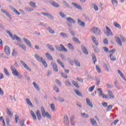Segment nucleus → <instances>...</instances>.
Masks as SVG:
<instances>
[{"instance_id":"423d86ee","label":"nucleus","mask_w":126,"mask_h":126,"mask_svg":"<svg viewBox=\"0 0 126 126\" xmlns=\"http://www.w3.org/2000/svg\"><path fill=\"white\" fill-rule=\"evenodd\" d=\"M41 14H42V15H44V16H47V17H48V18H49V19H51V20H54V17H53V15H52L50 13L42 12Z\"/></svg>"},{"instance_id":"6ab92c4d","label":"nucleus","mask_w":126,"mask_h":126,"mask_svg":"<svg viewBox=\"0 0 126 126\" xmlns=\"http://www.w3.org/2000/svg\"><path fill=\"white\" fill-rule=\"evenodd\" d=\"M78 24L82 27H85V23L79 19H78Z\"/></svg>"},{"instance_id":"393cba45","label":"nucleus","mask_w":126,"mask_h":126,"mask_svg":"<svg viewBox=\"0 0 126 126\" xmlns=\"http://www.w3.org/2000/svg\"><path fill=\"white\" fill-rule=\"evenodd\" d=\"M34 58L36 61H38V62H41L42 59H43V58L40 57L39 55H38V54L34 55Z\"/></svg>"},{"instance_id":"a211bd4d","label":"nucleus","mask_w":126,"mask_h":126,"mask_svg":"<svg viewBox=\"0 0 126 126\" xmlns=\"http://www.w3.org/2000/svg\"><path fill=\"white\" fill-rule=\"evenodd\" d=\"M10 8L12 11L17 14V15H20V12H18V11H17V10H16L14 7H12V6H10Z\"/></svg>"},{"instance_id":"f03ea898","label":"nucleus","mask_w":126,"mask_h":126,"mask_svg":"<svg viewBox=\"0 0 126 126\" xmlns=\"http://www.w3.org/2000/svg\"><path fill=\"white\" fill-rule=\"evenodd\" d=\"M60 46L58 45L55 46V49L57 50V51H59V52H64V53H66V52H67V50L66 48H65V47H64L63 45L61 44Z\"/></svg>"},{"instance_id":"5fc2aeb1","label":"nucleus","mask_w":126,"mask_h":126,"mask_svg":"<svg viewBox=\"0 0 126 126\" xmlns=\"http://www.w3.org/2000/svg\"><path fill=\"white\" fill-rule=\"evenodd\" d=\"M4 72L5 74L6 75V76H9V73L8 72V71H7V69L4 68H3Z\"/></svg>"},{"instance_id":"1a4fd4ad","label":"nucleus","mask_w":126,"mask_h":126,"mask_svg":"<svg viewBox=\"0 0 126 126\" xmlns=\"http://www.w3.org/2000/svg\"><path fill=\"white\" fill-rule=\"evenodd\" d=\"M20 63L21 64H22L23 66H24V68H26L27 70H29V71H31V69L26 64L25 62H24L23 61H21Z\"/></svg>"},{"instance_id":"0e129e2a","label":"nucleus","mask_w":126,"mask_h":126,"mask_svg":"<svg viewBox=\"0 0 126 126\" xmlns=\"http://www.w3.org/2000/svg\"><path fill=\"white\" fill-rule=\"evenodd\" d=\"M81 115L82 117H83V118H89V116H88V115H87V114L85 113H81Z\"/></svg>"},{"instance_id":"f257e3e1","label":"nucleus","mask_w":126,"mask_h":126,"mask_svg":"<svg viewBox=\"0 0 126 126\" xmlns=\"http://www.w3.org/2000/svg\"><path fill=\"white\" fill-rule=\"evenodd\" d=\"M41 111L42 115V117L43 118H47V119H49V120H51L52 119V116L50 115V114H49V112H45V108L43 106L41 107Z\"/></svg>"},{"instance_id":"774afa93","label":"nucleus","mask_w":126,"mask_h":126,"mask_svg":"<svg viewBox=\"0 0 126 126\" xmlns=\"http://www.w3.org/2000/svg\"><path fill=\"white\" fill-rule=\"evenodd\" d=\"M24 120H22V121H21L20 122V125L21 126H26V125H24Z\"/></svg>"},{"instance_id":"c9c22d12","label":"nucleus","mask_w":126,"mask_h":126,"mask_svg":"<svg viewBox=\"0 0 126 126\" xmlns=\"http://www.w3.org/2000/svg\"><path fill=\"white\" fill-rule=\"evenodd\" d=\"M36 114L38 120H39V121H41V119H42V118L41 117V114H40V111L39 110H37Z\"/></svg>"},{"instance_id":"aec40b11","label":"nucleus","mask_w":126,"mask_h":126,"mask_svg":"<svg viewBox=\"0 0 126 126\" xmlns=\"http://www.w3.org/2000/svg\"><path fill=\"white\" fill-rule=\"evenodd\" d=\"M73 90L74 93H75V94H76L77 96H79V97H83L82 94H81V93H80L79 91H78V90L74 89Z\"/></svg>"},{"instance_id":"ddd939ff","label":"nucleus","mask_w":126,"mask_h":126,"mask_svg":"<svg viewBox=\"0 0 126 126\" xmlns=\"http://www.w3.org/2000/svg\"><path fill=\"white\" fill-rule=\"evenodd\" d=\"M50 4H51L52 6H54V7H60V5L58 3L54 1H49Z\"/></svg>"},{"instance_id":"f8f14e48","label":"nucleus","mask_w":126,"mask_h":126,"mask_svg":"<svg viewBox=\"0 0 126 126\" xmlns=\"http://www.w3.org/2000/svg\"><path fill=\"white\" fill-rule=\"evenodd\" d=\"M115 38L116 39V42L117 43V44H118L119 46H121V47H122V46H123V43H122V40H121V38H120L119 36H115Z\"/></svg>"},{"instance_id":"a878e982","label":"nucleus","mask_w":126,"mask_h":126,"mask_svg":"<svg viewBox=\"0 0 126 126\" xmlns=\"http://www.w3.org/2000/svg\"><path fill=\"white\" fill-rule=\"evenodd\" d=\"M86 103L88 106H89L91 108H93V104H92V103L90 102V100L88 98L86 99Z\"/></svg>"},{"instance_id":"13d9d810","label":"nucleus","mask_w":126,"mask_h":126,"mask_svg":"<svg viewBox=\"0 0 126 126\" xmlns=\"http://www.w3.org/2000/svg\"><path fill=\"white\" fill-rule=\"evenodd\" d=\"M120 38L123 42V43H125L126 42V38L125 36L123 35H120Z\"/></svg>"},{"instance_id":"2f4dec72","label":"nucleus","mask_w":126,"mask_h":126,"mask_svg":"<svg viewBox=\"0 0 126 126\" xmlns=\"http://www.w3.org/2000/svg\"><path fill=\"white\" fill-rule=\"evenodd\" d=\"M46 29L47 31H48L49 33H51V34H55V31L53 30L52 28H50V27H46Z\"/></svg>"},{"instance_id":"4d7b16f0","label":"nucleus","mask_w":126,"mask_h":126,"mask_svg":"<svg viewBox=\"0 0 126 126\" xmlns=\"http://www.w3.org/2000/svg\"><path fill=\"white\" fill-rule=\"evenodd\" d=\"M25 9L26 11H29L30 12L31 11H33V8L30 7H26Z\"/></svg>"},{"instance_id":"a19ab883","label":"nucleus","mask_w":126,"mask_h":126,"mask_svg":"<svg viewBox=\"0 0 126 126\" xmlns=\"http://www.w3.org/2000/svg\"><path fill=\"white\" fill-rule=\"evenodd\" d=\"M31 114L32 115V117L33 118V120H37V118L36 117V115H35V113H34V112L33 111H31Z\"/></svg>"},{"instance_id":"bb28decb","label":"nucleus","mask_w":126,"mask_h":126,"mask_svg":"<svg viewBox=\"0 0 126 126\" xmlns=\"http://www.w3.org/2000/svg\"><path fill=\"white\" fill-rule=\"evenodd\" d=\"M110 59L112 62H115L117 59L116 58V56L115 55H113V54H111L109 55Z\"/></svg>"},{"instance_id":"864d4df0","label":"nucleus","mask_w":126,"mask_h":126,"mask_svg":"<svg viewBox=\"0 0 126 126\" xmlns=\"http://www.w3.org/2000/svg\"><path fill=\"white\" fill-rule=\"evenodd\" d=\"M57 100H58V101H59V102H64V99L60 96H59L57 98Z\"/></svg>"},{"instance_id":"a18cd8bd","label":"nucleus","mask_w":126,"mask_h":126,"mask_svg":"<svg viewBox=\"0 0 126 126\" xmlns=\"http://www.w3.org/2000/svg\"><path fill=\"white\" fill-rule=\"evenodd\" d=\"M73 120H74V116H71L70 120V124L72 126H74V122L73 121Z\"/></svg>"},{"instance_id":"69168bd1","label":"nucleus","mask_w":126,"mask_h":126,"mask_svg":"<svg viewBox=\"0 0 126 126\" xmlns=\"http://www.w3.org/2000/svg\"><path fill=\"white\" fill-rule=\"evenodd\" d=\"M95 68L97 72H98V73H101V69H100V68L99 67V66H98L97 65H96Z\"/></svg>"},{"instance_id":"e2e57ef3","label":"nucleus","mask_w":126,"mask_h":126,"mask_svg":"<svg viewBox=\"0 0 126 126\" xmlns=\"http://www.w3.org/2000/svg\"><path fill=\"white\" fill-rule=\"evenodd\" d=\"M112 3L114 5V6H117L118 5V1L112 0Z\"/></svg>"},{"instance_id":"c756f323","label":"nucleus","mask_w":126,"mask_h":126,"mask_svg":"<svg viewBox=\"0 0 126 126\" xmlns=\"http://www.w3.org/2000/svg\"><path fill=\"white\" fill-rule=\"evenodd\" d=\"M67 21H68V22H70L71 23H75V20H74L73 19L71 18V17L66 18Z\"/></svg>"},{"instance_id":"bf43d9fd","label":"nucleus","mask_w":126,"mask_h":126,"mask_svg":"<svg viewBox=\"0 0 126 126\" xmlns=\"http://www.w3.org/2000/svg\"><path fill=\"white\" fill-rule=\"evenodd\" d=\"M74 62L76 64V65H77V66L80 67V63H79L78 60L75 59Z\"/></svg>"},{"instance_id":"79ce46f5","label":"nucleus","mask_w":126,"mask_h":126,"mask_svg":"<svg viewBox=\"0 0 126 126\" xmlns=\"http://www.w3.org/2000/svg\"><path fill=\"white\" fill-rule=\"evenodd\" d=\"M72 40L74 42H75V43H78V44H80V42L79 40L78 39V38H77L75 37H73Z\"/></svg>"},{"instance_id":"7c9ffc66","label":"nucleus","mask_w":126,"mask_h":126,"mask_svg":"<svg viewBox=\"0 0 126 126\" xmlns=\"http://www.w3.org/2000/svg\"><path fill=\"white\" fill-rule=\"evenodd\" d=\"M46 46L47 48L51 51V52H54V51H55V48H53V45L48 44Z\"/></svg>"},{"instance_id":"09e8293b","label":"nucleus","mask_w":126,"mask_h":126,"mask_svg":"<svg viewBox=\"0 0 126 126\" xmlns=\"http://www.w3.org/2000/svg\"><path fill=\"white\" fill-rule=\"evenodd\" d=\"M30 5H31V6H32V7H33L35 8L36 7V3L33 2V1H31L29 3Z\"/></svg>"},{"instance_id":"58836bf2","label":"nucleus","mask_w":126,"mask_h":126,"mask_svg":"<svg viewBox=\"0 0 126 126\" xmlns=\"http://www.w3.org/2000/svg\"><path fill=\"white\" fill-rule=\"evenodd\" d=\"M6 113L10 118L12 117V113H11V111H10V110L7 108L6 109Z\"/></svg>"},{"instance_id":"680f3d73","label":"nucleus","mask_w":126,"mask_h":126,"mask_svg":"<svg viewBox=\"0 0 126 126\" xmlns=\"http://www.w3.org/2000/svg\"><path fill=\"white\" fill-rule=\"evenodd\" d=\"M53 90H54L56 92V93H59V92H60V90L59 89V88H58L56 86L54 87Z\"/></svg>"},{"instance_id":"338daca9","label":"nucleus","mask_w":126,"mask_h":126,"mask_svg":"<svg viewBox=\"0 0 126 126\" xmlns=\"http://www.w3.org/2000/svg\"><path fill=\"white\" fill-rule=\"evenodd\" d=\"M118 83H119L117 81V80H115L114 81V86L117 88L118 89H120V88L119 87V86H118Z\"/></svg>"},{"instance_id":"b1692460","label":"nucleus","mask_w":126,"mask_h":126,"mask_svg":"<svg viewBox=\"0 0 126 126\" xmlns=\"http://www.w3.org/2000/svg\"><path fill=\"white\" fill-rule=\"evenodd\" d=\"M41 62L42 63L44 67L45 68L48 67V64L47 63V62H46V61L45 60V59L41 58Z\"/></svg>"},{"instance_id":"c03bdc74","label":"nucleus","mask_w":126,"mask_h":126,"mask_svg":"<svg viewBox=\"0 0 126 126\" xmlns=\"http://www.w3.org/2000/svg\"><path fill=\"white\" fill-rule=\"evenodd\" d=\"M92 7H93V8H94L95 11H97V10L98 9V6H97V5L94 3L92 4Z\"/></svg>"},{"instance_id":"dca6fc26","label":"nucleus","mask_w":126,"mask_h":126,"mask_svg":"<svg viewBox=\"0 0 126 126\" xmlns=\"http://www.w3.org/2000/svg\"><path fill=\"white\" fill-rule=\"evenodd\" d=\"M90 123L93 126H98V125H97V122L93 118L90 119Z\"/></svg>"},{"instance_id":"f704fd0d","label":"nucleus","mask_w":126,"mask_h":126,"mask_svg":"<svg viewBox=\"0 0 126 126\" xmlns=\"http://www.w3.org/2000/svg\"><path fill=\"white\" fill-rule=\"evenodd\" d=\"M32 85H33L34 88L37 90V91H40V88H39V86H38V85L36 84L34 82L32 83Z\"/></svg>"},{"instance_id":"412c9836","label":"nucleus","mask_w":126,"mask_h":126,"mask_svg":"<svg viewBox=\"0 0 126 126\" xmlns=\"http://www.w3.org/2000/svg\"><path fill=\"white\" fill-rule=\"evenodd\" d=\"M92 57L93 63H94V64H95L96 62H97V59L96 58V56H95V54H94V53H93L92 54Z\"/></svg>"},{"instance_id":"4468645a","label":"nucleus","mask_w":126,"mask_h":126,"mask_svg":"<svg viewBox=\"0 0 126 126\" xmlns=\"http://www.w3.org/2000/svg\"><path fill=\"white\" fill-rule=\"evenodd\" d=\"M23 40L28 47H30V48H31L32 47V45H31V42H30V41H29L27 38H24Z\"/></svg>"},{"instance_id":"e433bc0d","label":"nucleus","mask_w":126,"mask_h":126,"mask_svg":"<svg viewBox=\"0 0 126 126\" xmlns=\"http://www.w3.org/2000/svg\"><path fill=\"white\" fill-rule=\"evenodd\" d=\"M60 36H61V37H63V38H67V37H68V34L64 32H61L60 33Z\"/></svg>"},{"instance_id":"9b49d317","label":"nucleus","mask_w":126,"mask_h":126,"mask_svg":"<svg viewBox=\"0 0 126 126\" xmlns=\"http://www.w3.org/2000/svg\"><path fill=\"white\" fill-rule=\"evenodd\" d=\"M1 11L2 13H4L6 15L7 17H8L10 20L12 19V17H11L10 14H9L7 11L4 10L3 9H1Z\"/></svg>"},{"instance_id":"0eeeda50","label":"nucleus","mask_w":126,"mask_h":126,"mask_svg":"<svg viewBox=\"0 0 126 126\" xmlns=\"http://www.w3.org/2000/svg\"><path fill=\"white\" fill-rule=\"evenodd\" d=\"M51 65L53 68V70L56 72H58L59 71V69H58V65L55 63L52 62L51 63Z\"/></svg>"},{"instance_id":"39448f33","label":"nucleus","mask_w":126,"mask_h":126,"mask_svg":"<svg viewBox=\"0 0 126 126\" xmlns=\"http://www.w3.org/2000/svg\"><path fill=\"white\" fill-rule=\"evenodd\" d=\"M4 51L6 56H9L10 55V48H9L8 46H5L4 47Z\"/></svg>"},{"instance_id":"8fccbe9b","label":"nucleus","mask_w":126,"mask_h":126,"mask_svg":"<svg viewBox=\"0 0 126 126\" xmlns=\"http://www.w3.org/2000/svg\"><path fill=\"white\" fill-rule=\"evenodd\" d=\"M18 120H19V116L17 114L15 115V121L16 124H18Z\"/></svg>"},{"instance_id":"473e14b6","label":"nucleus","mask_w":126,"mask_h":126,"mask_svg":"<svg viewBox=\"0 0 126 126\" xmlns=\"http://www.w3.org/2000/svg\"><path fill=\"white\" fill-rule=\"evenodd\" d=\"M6 33H7V34H8V35H9V36L12 39V40H14L13 35L12 34V33H11L10 32H9V31L6 30Z\"/></svg>"},{"instance_id":"20e7f679","label":"nucleus","mask_w":126,"mask_h":126,"mask_svg":"<svg viewBox=\"0 0 126 126\" xmlns=\"http://www.w3.org/2000/svg\"><path fill=\"white\" fill-rule=\"evenodd\" d=\"M10 68L13 75H14V76H17V75H18V72L15 67H14L13 66H11Z\"/></svg>"},{"instance_id":"052dcab7","label":"nucleus","mask_w":126,"mask_h":126,"mask_svg":"<svg viewBox=\"0 0 126 126\" xmlns=\"http://www.w3.org/2000/svg\"><path fill=\"white\" fill-rule=\"evenodd\" d=\"M112 109H113V106H112V105H110L106 108V111L107 112H109V111H111Z\"/></svg>"},{"instance_id":"f3484780","label":"nucleus","mask_w":126,"mask_h":126,"mask_svg":"<svg viewBox=\"0 0 126 126\" xmlns=\"http://www.w3.org/2000/svg\"><path fill=\"white\" fill-rule=\"evenodd\" d=\"M72 4L76 8H77V9H79L80 10H82V7H81L80 5L76 3L72 2Z\"/></svg>"},{"instance_id":"72a5a7b5","label":"nucleus","mask_w":126,"mask_h":126,"mask_svg":"<svg viewBox=\"0 0 126 126\" xmlns=\"http://www.w3.org/2000/svg\"><path fill=\"white\" fill-rule=\"evenodd\" d=\"M26 100L29 106H30L32 108L34 107V106H33V104H32V102H31V101H30V99H29V98H26Z\"/></svg>"},{"instance_id":"3c124183","label":"nucleus","mask_w":126,"mask_h":126,"mask_svg":"<svg viewBox=\"0 0 126 126\" xmlns=\"http://www.w3.org/2000/svg\"><path fill=\"white\" fill-rule=\"evenodd\" d=\"M65 84L66 86H67L68 87H69V86H71V83H70V82H69V81L68 80L65 81Z\"/></svg>"},{"instance_id":"7ed1b4c3","label":"nucleus","mask_w":126,"mask_h":126,"mask_svg":"<svg viewBox=\"0 0 126 126\" xmlns=\"http://www.w3.org/2000/svg\"><path fill=\"white\" fill-rule=\"evenodd\" d=\"M91 32L93 33L94 34H95V35H100L101 34V30L99 28L96 27H93L91 29Z\"/></svg>"},{"instance_id":"6e6552de","label":"nucleus","mask_w":126,"mask_h":126,"mask_svg":"<svg viewBox=\"0 0 126 126\" xmlns=\"http://www.w3.org/2000/svg\"><path fill=\"white\" fill-rule=\"evenodd\" d=\"M63 124L67 126H69V122H68V117L67 115H64L63 117Z\"/></svg>"},{"instance_id":"37998d69","label":"nucleus","mask_w":126,"mask_h":126,"mask_svg":"<svg viewBox=\"0 0 126 126\" xmlns=\"http://www.w3.org/2000/svg\"><path fill=\"white\" fill-rule=\"evenodd\" d=\"M72 84L75 86V87H76V88H79V85H78V84L76 82L73 81L72 82Z\"/></svg>"},{"instance_id":"4be33fe9","label":"nucleus","mask_w":126,"mask_h":126,"mask_svg":"<svg viewBox=\"0 0 126 126\" xmlns=\"http://www.w3.org/2000/svg\"><path fill=\"white\" fill-rule=\"evenodd\" d=\"M45 56L46 58L49 60V61H54V59H53V57H52V55L51 54L46 53L45 54Z\"/></svg>"},{"instance_id":"ea45409f","label":"nucleus","mask_w":126,"mask_h":126,"mask_svg":"<svg viewBox=\"0 0 126 126\" xmlns=\"http://www.w3.org/2000/svg\"><path fill=\"white\" fill-rule=\"evenodd\" d=\"M14 40L16 39L18 42H20L21 41V38L20 37H18L16 34H14Z\"/></svg>"},{"instance_id":"c85d7f7f","label":"nucleus","mask_w":126,"mask_h":126,"mask_svg":"<svg viewBox=\"0 0 126 126\" xmlns=\"http://www.w3.org/2000/svg\"><path fill=\"white\" fill-rule=\"evenodd\" d=\"M108 95L110 96V99H114V98H115V96H114V94H113V92L110 91H108Z\"/></svg>"},{"instance_id":"cd10ccee","label":"nucleus","mask_w":126,"mask_h":126,"mask_svg":"<svg viewBox=\"0 0 126 126\" xmlns=\"http://www.w3.org/2000/svg\"><path fill=\"white\" fill-rule=\"evenodd\" d=\"M97 93L98 94V96L100 97V96H102L103 95V91L102 90V89L98 88L97 89Z\"/></svg>"},{"instance_id":"6e6d98bb","label":"nucleus","mask_w":126,"mask_h":126,"mask_svg":"<svg viewBox=\"0 0 126 126\" xmlns=\"http://www.w3.org/2000/svg\"><path fill=\"white\" fill-rule=\"evenodd\" d=\"M57 63H59V64H60V65L62 66V67H63V68H64V65H63V63L61 62L60 60H57Z\"/></svg>"},{"instance_id":"9d476101","label":"nucleus","mask_w":126,"mask_h":126,"mask_svg":"<svg viewBox=\"0 0 126 126\" xmlns=\"http://www.w3.org/2000/svg\"><path fill=\"white\" fill-rule=\"evenodd\" d=\"M106 32H105V33L106 34V36H110V35H113L111 29H110V28H109L108 26H106Z\"/></svg>"},{"instance_id":"de8ad7c7","label":"nucleus","mask_w":126,"mask_h":126,"mask_svg":"<svg viewBox=\"0 0 126 126\" xmlns=\"http://www.w3.org/2000/svg\"><path fill=\"white\" fill-rule=\"evenodd\" d=\"M67 46L70 50H72V51L74 50V47H73V45H72V44H71V43H68Z\"/></svg>"},{"instance_id":"2eb2a0df","label":"nucleus","mask_w":126,"mask_h":126,"mask_svg":"<svg viewBox=\"0 0 126 126\" xmlns=\"http://www.w3.org/2000/svg\"><path fill=\"white\" fill-rule=\"evenodd\" d=\"M81 49L85 55H88V50H87V49H86V47L84 45L81 46Z\"/></svg>"},{"instance_id":"5701e85b","label":"nucleus","mask_w":126,"mask_h":126,"mask_svg":"<svg viewBox=\"0 0 126 126\" xmlns=\"http://www.w3.org/2000/svg\"><path fill=\"white\" fill-rule=\"evenodd\" d=\"M16 45L20 47V48H21V49H22V50H23L24 51H26V46H25V45L20 44L18 43H16Z\"/></svg>"},{"instance_id":"4c0bfd02","label":"nucleus","mask_w":126,"mask_h":126,"mask_svg":"<svg viewBox=\"0 0 126 126\" xmlns=\"http://www.w3.org/2000/svg\"><path fill=\"white\" fill-rule=\"evenodd\" d=\"M50 108L52 111H53V112H55V111H56V106L55 105V104H51L50 105Z\"/></svg>"},{"instance_id":"603ef678","label":"nucleus","mask_w":126,"mask_h":126,"mask_svg":"<svg viewBox=\"0 0 126 126\" xmlns=\"http://www.w3.org/2000/svg\"><path fill=\"white\" fill-rule=\"evenodd\" d=\"M59 15L61 16V17H62V18H65V17H66L65 14H64V13H63V12H60L59 13Z\"/></svg>"},{"instance_id":"49530a36","label":"nucleus","mask_w":126,"mask_h":126,"mask_svg":"<svg viewBox=\"0 0 126 126\" xmlns=\"http://www.w3.org/2000/svg\"><path fill=\"white\" fill-rule=\"evenodd\" d=\"M113 24L115 27H117V28H119V29H121V25L119 24L117 22H114L113 23Z\"/></svg>"}]
</instances>
